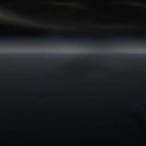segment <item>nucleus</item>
Here are the masks:
<instances>
[{
  "instance_id": "1",
  "label": "nucleus",
  "mask_w": 146,
  "mask_h": 146,
  "mask_svg": "<svg viewBox=\"0 0 146 146\" xmlns=\"http://www.w3.org/2000/svg\"><path fill=\"white\" fill-rule=\"evenodd\" d=\"M126 2H127V1H128L127 0H126Z\"/></svg>"
}]
</instances>
